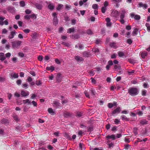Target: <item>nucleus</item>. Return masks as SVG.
<instances>
[{"label": "nucleus", "instance_id": "f257e3e1", "mask_svg": "<svg viewBox=\"0 0 150 150\" xmlns=\"http://www.w3.org/2000/svg\"><path fill=\"white\" fill-rule=\"evenodd\" d=\"M137 89L135 88H131L128 90V93L132 96H136L137 94Z\"/></svg>", "mask_w": 150, "mask_h": 150}, {"label": "nucleus", "instance_id": "f03ea898", "mask_svg": "<svg viewBox=\"0 0 150 150\" xmlns=\"http://www.w3.org/2000/svg\"><path fill=\"white\" fill-rule=\"evenodd\" d=\"M126 13V11L125 10L123 9L121 10L120 15V21L122 24H124L125 23L124 18L125 16Z\"/></svg>", "mask_w": 150, "mask_h": 150}, {"label": "nucleus", "instance_id": "7ed1b4c3", "mask_svg": "<svg viewBox=\"0 0 150 150\" xmlns=\"http://www.w3.org/2000/svg\"><path fill=\"white\" fill-rule=\"evenodd\" d=\"M22 42L20 41L17 40L12 42V45L13 48L18 47L21 45Z\"/></svg>", "mask_w": 150, "mask_h": 150}, {"label": "nucleus", "instance_id": "20e7f679", "mask_svg": "<svg viewBox=\"0 0 150 150\" xmlns=\"http://www.w3.org/2000/svg\"><path fill=\"white\" fill-rule=\"evenodd\" d=\"M130 16L132 18H133L134 17V19L137 20H139L140 18V16L138 15H136L133 13H132L130 14Z\"/></svg>", "mask_w": 150, "mask_h": 150}, {"label": "nucleus", "instance_id": "39448f33", "mask_svg": "<svg viewBox=\"0 0 150 150\" xmlns=\"http://www.w3.org/2000/svg\"><path fill=\"white\" fill-rule=\"evenodd\" d=\"M139 7H142L143 8L146 9L148 7L147 4H143L142 3L140 2L139 3Z\"/></svg>", "mask_w": 150, "mask_h": 150}, {"label": "nucleus", "instance_id": "423d86ee", "mask_svg": "<svg viewBox=\"0 0 150 150\" xmlns=\"http://www.w3.org/2000/svg\"><path fill=\"white\" fill-rule=\"evenodd\" d=\"M110 19L109 18H107L106 19L107 22L106 26L107 27H110L112 25V23L110 22Z\"/></svg>", "mask_w": 150, "mask_h": 150}, {"label": "nucleus", "instance_id": "0eeeda50", "mask_svg": "<svg viewBox=\"0 0 150 150\" xmlns=\"http://www.w3.org/2000/svg\"><path fill=\"white\" fill-rule=\"evenodd\" d=\"M120 110H121L120 107H118L112 111V114L114 115L116 114V113H120Z\"/></svg>", "mask_w": 150, "mask_h": 150}, {"label": "nucleus", "instance_id": "6e6552de", "mask_svg": "<svg viewBox=\"0 0 150 150\" xmlns=\"http://www.w3.org/2000/svg\"><path fill=\"white\" fill-rule=\"evenodd\" d=\"M112 14L115 17H117L119 15V12L117 10L113 11L112 13Z\"/></svg>", "mask_w": 150, "mask_h": 150}, {"label": "nucleus", "instance_id": "1a4fd4ad", "mask_svg": "<svg viewBox=\"0 0 150 150\" xmlns=\"http://www.w3.org/2000/svg\"><path fill=\"white\" fill-rule=\"evenodd\" d=\"M21 95L23 97H25L28 96L29 95V93L28 91L26 92L24 91H22L21 92Z\"/></svg>", "mask_w": 150, "mask_h": 150}, {"label": "nucleus", "instance_id": "9d476101", "mask_svg": "<svg viewBox=\"0 0 150 150\" xmlns=\"http://www.w3.org/2000/svg\"><path fill=\"white\" fill-rule=\"evenodd\" d=\"M140 54L142 58H144L147 56V52L145 51L142 52L140 53Z\"/></svg>", "mask_w": 150, "mask_h": 150}, {"label": "nucleus", "instance_id": "9b49d317", "mask_svg": "<svg viewBox=\"0 0 150 150\" xmlns=\"http://www.w3.org/2000/svg\"><path fill=\"white\" fill-rule=\"evenodd\" d=\"M53 106L56 108H59L60 106V103L58 101H54L53 102Z\"/></svg>", "mask_w": 150, "mask_h": 150}, {"label": "nucleus", "instance_id": "f8f14e48", "mask_svg": "<svg viewBox=\"0 0 150 150\" xmlns=\"http://www.w3.org/2000/svg\"><path fill=\"white\" fill-rule=\"evenodd\" d=\"M16 34V32L15 31H13L11 32L10 35L8 36V38L10 39L13 38Z\"/></svg>", "mask_w": 150, "mask_h": 150}, {"label": "nucleus", "instance_id": "ddd939ff", "mask_svg": "<svg viewBox=\"0 0 150 150\" xmlns=\"http://www.w3.org/2000/svg\"><path fill=\"white\" fill-rule=\"evenodd\" d=\"M6 59V57H5L4 54L3 52L0 53V60L1 61H3Z\"/></svg>", "mask_w": 150, "mask_h": 150}, {"label": "nucleus", "instance_id": "4468645a", "mask_svg": "<svg viewBox=\"0 0 150 150\" xmlns=\"http://www.w3.org/2000/svg\"><path fill=\"white\" fill-rule=\"evenodd\" d=\"M107 139H112L113 140H115V136L114 134H112L111 135H108L106 137Z\"/></svg>", "mask_w": 150, "mask_h": 150}, {"label": "nucleus", "instance_id": "2eb2a0df", "mask_svg": "<svg viewBox=\"0 0 150 150\" xmlns=\"http://www.w3.org/2000/svg\"><path fill=\"white\" fill-rule=\"evenodd\" d=\"M148 121L145 119L141 120L140 121V123L142 125L147 124H148Z\"/></svg>", "mask_w": 150, "mask_h": 150}, {"label": "nucleus", "instance_id": "dca6fc26", "mask_svg": "<svg viewBox=\"0 0 150 150\" xmlns=\"http://www.w3.org/2000/svg\"><path fill=\"white\" fill-rule=\"evenodd\" d=\"M46 69L47 71L51 70V71L52 72L54 70V67L53 66H51L47 67Z\"/></svg>", "mask_w": 150, "mask_h": 150}, {"label": "nucleus", "instance_id": "f3484780", "mask_svg": "<svg viewBox=\"0 0 150 150\" xmlns=\"http://www.w3.org/2000/svg\"><path fill=\"white\" fill-rule=\"evenodd\" d=\"M63 5L61 4H59L58 5V6L56 8V9L58 11H60L62 9L63 7Z\"/></svg>", "mask_w": 150, "mask_h": 150}, {"label": "nucleus", "instance_id": "a211bd4d", "mask_svg": "<svg viewBox=\"0 0 150 150\" xmlns=\"http://www.w3.org/2000/svg\"><path fill=\"white\" fill-rule=\"evenodd\" d=\"M116 43L115 42H112L110 43V45L111 47L114 48L115 49H116L117 48V46L116 45Z\"/></svg>", "mask_w": 150, "mask_h": 150}, {"label": "nucleus", "instance_id": "6ab92c4d", "mask_svg": "<svg viewBox=\"0 0 150 150\" xmlns=\"http://www.w3.org/2000/svg\"><path fill=\"white\" fill-rule=\"evenodd\" d=\"M64 136L66 139H68L69 140H71L72 139L69 135L67 133H65L64 134Z\"/></svg>", "mask_w": 150, "mask_h": 150}, {"label": "nucleus", "instance_id": "aec40b11", "mask_svg": "<svg viewBox=\"0 0 150 150\" xmlns=\"http://www.w3.org/2000/svg\"><path fill=\"white\" fill-rule=\"evenodd\" d=\"M75 58V59L77 61H80L81 62L83 60V59L82 57H80L79 56H76Z\"/></svg>", "mask_w": 150, "mask_h": 150}, {"label": "nucleus", "instance_id": "412c9836", "mask_svg": "<svg viewBox=\"0 0 150 150\" xmlns=\"http://www.w3.org/2000/svg\"><path fill=\"white\" fill-rule=\"evenodd\" d=\"M117 53L119 56L120 57H122L125 56V52L121 51H119Z\"/></svg>", "mask_w": 150, "mask_h": 150}, {"label": "nucleus", "instance_id": "4be33fe9", "mask_svg": "<svg viewBox=\"0 0 150 150\" xmlns=\"http://www.w3.org/2000/svg\"><path fill=\"white\" fill-rule=\"evenodd\" d=\"M48 111L49 113L52 115H53L54 114V111L53 109L51 108H49L48 109Z\"/></svg>", "mask_w": 150, "mask_h": 150}, {"label": "nucleus", "instance_id": "5701e85b", "mask_svg": "<svg viewBox=\"0 0 150 150\" xmlns=\"http://www.w3.org/2000/svg\"><path fill=\"white\" fill-rule=\"evenodd\" d=\"M35 6L36 8L39 10H40L42 9V6L41 4L37 3L35 4Z\"/></svg>", "mask_w": 150, "mask_h": 150}, {"label": "nucleus", "instance_id": "b1692460", "mask_svg": "<svg viewBox=\"0 0 150 150\" xmlns=\"http://www.w3.org/2000/svg\"><path fill=\"white\" fill-rule=\"evenodd\" d=\"M58 21L57 17H54L53 18V24L55 25L57 24Z\"/></svg>", "mask_w": 150, "mask_h": 150}, {"label": "nucleus", "instance_id": "393cba45", "mask_svg": "<svg viewBox=\"0 0 150 150\" xmlns=\"http://www.w3.org/2000/svg\"><path fill=\"white\" fill-rule=\"evenodd\" d=\"M145 25L147 28V29L148 32H150V25L147 23H146Z\"/></svg>", "mask_w": 150, "mask_h": 150}, {"label": "nucleus", "instance_id": "a878e982", "mask_svg": "<svg viewBox=\"0 0 150 150\" xmlns=\"http://www.w3.org/2000/svg\"><path fill=\"white\" fill-rule=\"evenodd\" d=\"M62 77L60 75H58L57 76V80L58 82H60L62 80Z\"/></svg>", "mask_w": 150, "mask_h": 150}, {"label": "nucleus", "instance_id": "bb28decb", "mask_svg": "<svg viewBox=\"0 0 150 150\" xmlns=\"http://www.w3.org/2000/svg\"><path fill=\"white\" fill-rule=\"evenodd\" d=\"M74 31V28H72L69 29L68 30L67 33H71V32H73Z\"/></svg>", "mask_w": 150, "mask_h": 150}, {"label": "nucleus", "instance_id": "cd10ccee", "mask_svg": "<svg viewBox=\"0 0 150 150\" xmlns=\"http://www.w3.org/2000/svg\"><path fill=\"white\" fill-rule=\"evenodd\" d=\"M138 31V30L137 28H135L133 31L132 32V34L133 36H135L137 34V32Z\"/></svg>", "mask_w": 150, "mask_h": 150}, {"label": "nucleus", "instance_id": "c85d7f7f", "mask_svg": "<svg viewBox=\"0 0 150 150\" xmlns=\"http://www.w3.org/2000/svg\"><path fill=\"white\" fill-rule=\"evenodd\" d=\"M48 8L50 10H53L54 8V6L52 4H50L48 5Z\"/></svg>", "mask_w": 150, "mask_h": 150}, {"label": "nucleus", "instance_id": "c756f323", "mask_svg": "<svg viewBox=\"0 0 150 150\" xmlns=\"http://www.w3.org/2000/svg\"><path fill=\"white\" fill-rule=\"evenodd\" d=\"M92 51L96 53H98L99 52V50L98 48H93L92 49Z\"/></svg>", "mask_w": 150, "mask_h": 150}, {"label": "nucleus", "instance_id": "7c9ffc66", "mask_svg": "<svg viewBox=\"0 0 150 150\" xmlns=\"http://www.w3.org/2000/svg\"><path fill=\"white\" fill-rule=\"evenodd\" d=\"M62 44L67 47H69L70 46V44L68 42H62Z\"/></svg>", "mask_w": 150, "mask_h": 150}, {"label": "nucleus", "instance_id": "2f4dec72", "mask_svg": "<svg viewBox=\"0 0 150 150\" xmlns=\"http://www.w3.org/2000/svg\"><path fill=\"white\" fill-rule=\"evenodd\" d=\"M30 18L32 19H36L37 18L36 15L35 14H31L30 15Z\"/></svg>", "mask_w": 150, "mask_h": 150}, {"label": "nucleus", "instance_id": "473e14b6", "mask_svg": "<svg viewBox=\"0 0 150 150\" xmlns=\"http://www.w3.org/2000/svg\"><path fill=\"white\" fill-rule=\"evenodd\" d=\"M64 116L65 117H67L69 116H70L71 115V114L69 112H66L64 113Z\"/></svg>", "mask_w": 150, "mask_h": 150}, {"label": "nucleus", "instance_id": "72a5a7b5", "mask_svg": "<svg viewBox=\"0 0 150 150\" xmlns=\"http://www.w3.org/2000/svg\"><path fill=\"white\" fill-rule=\"evenodd\" d=\"M23 103L24 104H25L27 103H28L29 104L30 103V101L28 99H27L26 100H23Z\"/></svg>", "mask_w": 150, "mask_h": 150}, {"label": "nucleus", "instance_id": "f704fd0d", "mask_svg": "<svg viewBox=\"0 0 150 150\" xmlns=\"http://www.w3.org/2000/svg\"><path fill=\"white\" fill-rule=\"evenodd\" d=\"M13 117L14 120H15L16 121H18L19 120L18 117L17 115H13Z\"/></svg>", "mask_w": 150, "mask_h": 150}, {"label": "nucleus", "instance_id": "c9c22d12", "mask_svg": "<svg viewBox=\"0 0 150 150\" xmlns=\"http://www.w3.org/2000/svg\"><path fill=\"white\" fill-rule=\"evenodd\" d=\"M11 76L14 78H17L18 77V74L14 73Z\"/></svg>", "mask_w": 150, "mask_h": 150}, {"label": "nucleus", "instance_id": "e433bc0d", "mask_svg": "<svg viewBox=\"0 0 150 150\" xmlns=\"http://www.w3.org/2000/svg\"><path fill=\"white\" fill-rule=\"evenodd\" d=\"M83 113L81 112H77L76 113V116L80 117L82 115Z\"/></svg>", "mask_w": 150, "mask_h": 150}, {"label": "nucleus", "instance_id": "4c0bfd02", "mask_svg": "<svg viewBox=\"0 0 150 150\" xmlns=\"http://www.w3.org/2000/svg\"><path fill=\"white\" fill-rule=\"evenodd\" d=\"M121 118L123 120H127V117L124 115H122L121 116Z\"/></svg>", "mask_w": 150, "mask_h": 150}, {"label": "nucleus", "instance_id": "58836bf2", "mask_svg": "<svg viewBox=\"0 0 150 150\" xmlns=\"http://www.w3.org/2000/svg\"><path fill=\"white\" fill-rule=\"evenodd\" d=\"M92 7L94 9H97L98 7V5L96 4H93L92 6Z\"/></svg>", "mask_w": 150, "mask_h": 150}, {"label": "nucleus", "instance_id": "ea45409f", "mask_svg": "<svg viewBox=\"0 0 150 150\" xmlns=\"http://www.w3.org/2000/svg\"><path fill=\"white\" fill-rule=\"evenodd\" d=\"M114 69H115L120 70L121 69V67L120 66H118L116 65H115L114 66Z\"/></svg>", "mask_w": 150, "mask_h": 150}, {"label": "nucleus", "instance_id": "a19ab883", "mask_svg": "<svg viewBox=\"0 0 150 150\" xmlns=\"http://www.w3.org/2000/svg\"><path fill=\"white\" fill-rule=\"evenodd\" d=\"M20 5L21 7H24L25 6V2L23 1H21L20 3Z\"/></svg>", "mask_w": 150, "mask_h": 150}, {"label": "nucleus", "instance_id": "79ce46f5", "mask_svg": "<svg viewBox=\"0 0 150 150\" xmlns=\"http://www.w3.org/2000/svg\"><path fill=\"white\" fill-rule=\"evenodd\" d=\"M137 129L136 127H134L133 129V132L135 135H137L138 134L137 132Z\"/></svg>", "mask_w": 150, "mask_h": 150}, {"label": "nucleus", "instance_id": "37998d69", "mask_svg": "<svg viewBox=\"0 0 150 150\" xmlns=\"http://www.w3.org/2000/svg\"><path fill=\"white\" fill-rule=\"evenodd\" d=\"M106 10V7H103L101 8V11L103 13H105Z\"/></svg>", "mask_w": 150, "mask_h": 150}, {"label": "nucleus", "instance_id": "c03bdc74", "mask_svg": "<svg viewBox=\"0 0 150 150\" xmlns=\"http://www.w3.org/2000/svg\"><path fill=\"white\" fill-rule=\"evenodd\" d=\"M114 122H115V124L116 125L119 124L120 122V121L119 120L117 119H115Z\"/></svg>", "mask_w": 150, "mask_h": 150}, {"label": "nucleus", "instance_id": "a18cd8bd", "mask_svg": "<svg viewBox=\"0 0 150 150\" xmlns=\"http://www.w3.org/2000/svg\"><path fill=\"white\" fill-rule=\"evenodd\" d=\"M65 9L67 10H69L71 9V6L70 5H66L65 6Z\"/></svg>", "mask_w": 150, "mask_h": 150}, {"label": "nucleus", "instance_id": "49530a36", "mask_svg": "<svg viewBox=\"0 0 150 150\" xmlns=\"http://www.w3.org/2000/svg\"><path fill=\"white\" fill-rule=\"evenodd\" d=\"M43 59V57L41 55H39L38 57V60L40 61H42Z\"/></svg>", "mask_w": 150, "mask_h": 150}, {"label": "nucleus", "instance_id": "de8ad7c7", "mask_svg": "<svg viewBox=\"0 0 150 150\" xmlns=\"http://www.w3.org/2000/svg\"><path fill=\"white\" fill-rule=\"evenodd\" d=\"M25 13L27 14H30L31 12V11L28 9H27L25 11Z\"/></svg>", "mask_w": 150, "mask_h": 150}, {"label": "nucleus", "instance_id": "09e8293b", "mask_svg": "<svg viewBox=\"0 0 150 150\" xmlns=\"http://www.w3.org/2000/svg\"><path fill=\"white\" fill-rule=\"evenodd\" d=\"M32 96L31 97V98L32 99H35V98L37 97V95L35 94H32L31 95Z\"/></svg>", "mask_w": 150, "mask_h": 150}, {"label": "nucleus", "instance_id": "8fccbe9b", "mask_svg": "<svg viewBox=\"0 0 150 150\" xmlns=\"http://www.w3.org/2000/svg\"><path fill=\"white\" fill-rule=\"evenodd\" d=\"M86 33L88 35H92L93 34L92 31L90 30H88L86 31Z\"/></svg>", "mask_w": 150, "mask_h": 150}, {"label": "nucleus", "instance_id": "3c124183", "mask_svg": "<svg viewBox=\"0 0 150 150\" xmlns=\"http://www.w3.org/2000/svg\"><path fill=\"white\" fill-rule=\"evenodd\" d=\"M18 54L20 57H23L24 56V54L23 53L21 52H19L18 53Z\"/></svg>", "mask_w": 150, "mask_h": 150}, {"label": "nucleus", "instance_id": "603ef678", "mask_svg": "<svg viewBox=\"0 0 150 150\" xmlns=\"http://www.w3.org/2000/svg\"><path fill=\"white\" fill-rule=\"evenodd\" d=\"M84 94H85L87 98H89V97H90L89 95L88 92L87 91H84Z\"/></svg>", "mask_w": 150, "mask_h": 150}, {"label": "nucleus", "instance_id": "864d4df0", "mask_svg": "<svg viewBox=\"0 0 150 150\" xmlns=\"http://www.w3.org/2000/svg\"><path fill=\"white\" fill-rule=\"evenodd\" d=\"M32 103L33 105L34 106L36 107L37 106V103L36 102H35V101L33 100L32 102Z\"/></svg>", "mask_w": 150, "mask_h": 150}, {"label": "nucleus", "instance_id": "5fc2aeb1", "mask_svg": "<svg viewBox=\"0 0 150 150\" xmlns=\"http://www.w3.org/2000/svg\"><path fill=\"white\" fill-rule=\"evenodd\" d=\"M23 31L25 33H28L30 31V30L28 29H24Z\"/></svg>", "mask_w": 150, "mask_h": 150}, {"label": "nucleus", "instance_id": "6e6d98bb", "mask_svg": "<svg viewBox=\"0 0 150 150\" xmlns=\"http://www.w3.org/2000/svg\"><path fill=\"white\" fill-rule=\"evenodd\" d=\"M127 42L128 44L130 45L132 43V41L131 39H129L127 40Z\"/></svg>", "mask_w": 150, "mask_h": 150}, {"label": "nucleus", "instance_id": "4d7b16f0", "mask_svg": "<svg viewBox=\"0 0 150 150\" xmlns=\"http://www.w3.org/2000/svg\"><path fill=\"white\" fill-rule=\"evenodd\" d=\"M2 122L3 123L6 124L8 123V120L5 119H3L2 120Z\"/></svg>", "mask_w": 150, "mask_h": 150}, {"label": "nucleus", "instance_id": "13d9d810", "mask_svg": "<svg viewBox=\"0 0 150 150\" xmlns=\"http://www.w3.org/2000/svg\"><path fill=\"white\" fill-rule=\"evenodd\" d=\"M30 15H26L25 16L24 18L27 20H29L30 19Z\"/></svg>", "mask_w": 150, "mask_h": 150}, {"label": "nucleus", "instance_id": "bf43d9fd", "mask_svg": "<svg viewBox=\"0 0 150 150\" xmlns=\"http://www.w3.org/2000/svg\"><path fill=\"white\" fill-rule=\"evenodd\" d=\"M21 82H22L21 80L19 79V80H18L17 81L16 83H17V85H20L21 84Z\"/></svg>", "mask_w": 150, "mask_h": 150}, {"label": "nucleus", "instance_id": "052dcab7", "mask_svg": "<svg viewBox=\"0 0 150 150\" xmlns=\"http://www.w3.org/2000/svg\"><path fill=\"white\" fill-rule=\"evenodd\" d=\"M108 106L109 108H112L113 107L112 103H109L108 104Z\"/></svg>", "mask_w": 150, "mask_h": 150}, {"label": "nucleus", "instance_id": "680f3d73", "mask_svg": "<svg viewBox=\"0 0 150 150\" xmlns=\"http://www.w3.org/2000/svg\"><path fill=\"white\" fill-rule=\"evenodd\" d=\"M108 2L106 1H105L104 3V7H106L108 6Z\"/></svg>", "mask_w": 150, "mask_h": 150}, {"label": "nucleus", "instance_id": "e2e57ef3", "mask_svg": "<svg viewBox=\"0 0 150 150\" xmlns=\"http://www.w3.org/2000/svg\"><path fill=\"white\" fill-rule=\"evenodd\" d=\"M11 56V54L10 52H8L6 54V57L7 58H9Z\"/></svg>", "mask_w": 150, "mask_h": 150}, {"label": "nucleus", "instance_id": "0e129e2a", "mask_svg": "<svg viewBox=\"0 0 150 150\" xmlns=\"http://www.w3.org/2000/svg\"><path fill=\"white\" fill-rule=\"evenodd\" d=\"M93 128L92 127H89L88 129V132H91L93 130Z\"/></svg>", "mask_w": 150, "mask_h": 150}, {"label": "nucleus", "instance_id": "69168bd1", "mask_svg": "<svg viewBox=\"0 0 150 150\" xmlns=\"http://www.w3.org/2000/svg\"><path fill=\"white\" fill-rule=\"evenodd\" d=\"M30 74L33 75V76H35V72L33 71H31L30 72Z\"/></svg>", "mask_w": 150, "mask_h": 150}, {"label": "nucleus", "instance_id": "338daca9", "mask_svg": "<svg viewBox=\"0 0 150 150\" xmlns=\"http://www.w3.org/2000/svg\"><path fill=\"white\" fill-rule=\"evenodd\" d=\"M36 84L37 86H39L41 84V82L40 80H39L38 81H37L36 82Z\"/></svg>", "mask_w": 150, "mask_h": 150}, {"label": "nucleus", "instance_id": "774afa93", "mask_svg": "<svg viewBox=\"0 0 150 150\" xmlns=\"http://www.w3.org/2000/svg\"><path fill=\"white\" fill-rule=\"evenodd\" d=\"M108 64L109 65L112 66L113 64L112 61V60H110L108 62Z\"/></svg>", "mask_w": 150, "mask_h": 150}]
</instances>
